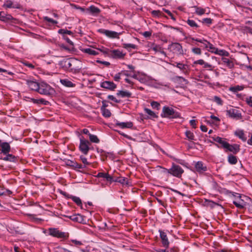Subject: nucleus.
Listing matches in <instances>:
<instances>
[{
    "instance_id": "obj_1",
    "label": "nucleus",
    "mask_w": 252,
    "mask_h": 252,
    "mask_svg": "<svg viewBox=\"0 0 252 252\" xmlns=\"http://www.w3.org/2000/svg\"><path fill=\"white\" fill-rule=\"evenodd\" d=\"M62 64L63 67L72 72L78 73L83 67L81 61L75 58H70L63 61Z\"/></svg>"
},
{
    "instance_id": "obj_2",
    "label": "nucleus",
    "mask_w": 252,
    "mask_h": 252,
    "mask_svg": "<svg viewBox=\"0 0 252 252\" xmlns=\"http://www.w3.org/2000/svg\"><path fill=\"white\" fill-rule=\"evenodd\" d=\"M162 117L168 118H176L180 117V114L175 112L172 108L164 106L162 109Z\"/></svg>"
},
{
    "instance_id": "obj_3",
    "label": "nucleus",
    "mask_w": 252,
    "mask_h": 252,
    "mask_svg": "<svg viewBox=\"0 0 252 252\" xmlns=\"http://www.w3.org/2000/svg\"><path fill=\"white\" fill-rule=\"evenodd\" d=\"M38 92L40 94L49 95L54 93V90L48 84L42 83L39 85V89Z\"/></svg>"
},
{
    "instance_id": "obj_4",
    "label": "nucleus",
    "mask_w": 252,
    "mask_h": 252,
    "mask_svg": "<svg viewBox=\"0 0 252 252\" xmlns=\"http://www.w3.org/2000/svg\"><path fill=\"white\" fill-rule=\"evenodd\" d=\"M102 52L114 59L123 58L125 56V54L123 53L119 50H108L107 51H103Z\"/></svg>"
},
{
    "instance_id": "obj_5",
    "label": "nucleus",
    "mask_w": 252,
    "mask_h": 252,
    "mask_svg": "<svg viewBox=\"0 0 252 252\" xmlns=\"http://www.w3.org/2000/svg\"><path fill=\"white\" fill-rule=\"evenodd\" d=\"M184 172L183 169L178 165L173 164L171 168L169 169L168 173L177 177H180Z\"/></svg>"
},
{
    "instance_id": "obj_6",
    "label": "nucleus",
    "mask_w": 252,
    "mask_h": 252,
    "mask_svg": "<svg viewBox=\"0 0 252 252\" xmlns=\"http://www.w3.org/2000/svg\"><path fill=\"white\" fill-rule=\"evenodd\" d=\"M168 49L173 51L174 53L182 55L183 50L182 46L179 43H172L168 46Z\"/></svg>"
},
{
    "instance_id": "obj_7",
    "label": "nucleus",
    "mask_w": 252,
    "mask_h": 252,
    "mask_svg": "<svg viewBox=\"0 0 252 252\" xmlns=\"http://www.w3.org/2000/svg\"><path fill=\"white\" fill-rule=\"evenodd\" d=\"M89 144L90 142L89 141L84 139L83 137L80 138L79 149L80 151L85 155L87 154L89 150Z\"/></svg>"
},
{
    "instance_id": "obj_8",
    "label": "nucleus",
    "mask_w": 252,
    "mask_h": 252,
    "mask_svg": "<svg viewBox=\"0 0 252 252\" xmlns=\"http://www.w3.org/2000/svg\"><path fill=\"white\" fill-rule=\"evenodd\" d=\"M226 114L229 117L233 119L239 120L242 118L241 113H240L238 110L235 108H231L226 110Z\"/></svg>"
},
{
    "instance_id": "obj_9",
    "label": "nucleus",
    "mask_w": 252,
    "mask_h": 252,
    "mask_svg": "<svg viewBox=\"0 0 252 252\" xmlns=\"http://www.w3.org/2000/svg\"><path fill=\"white\" fill-rule=\"evenodd\" d=\"M98 32L101 33L105 34L107 36L110 38H118V36L120 34V33L117 32H116L102 29L98 30Z\"/></svg>"
},
{
    "instance_id": "obj_10",
    "label": "nucleus",
    "mask_w": 252,
    "mask_h": 252,
    "mask_svg": "<svg viewBox=\"0 0 252 252\" xmlns=\"http://www.w3.org/2000/svg\"><path fill=\"white\" fill-rule=\"evenodd\" d=\"M49 233L50 235L57 238H61L65 237V233L64 232H61L57 228H49Z\"/></svg>"
},
{
    "instance_id": "obj_11",
    "label": "nucleus",
    "mask_w": 252,
    "mask_h": 252,
    "mask_svg": "<svg viewBox=\"0 0 252 252\" xmlns=\"http://www.w3.org/2000/svg\"><path fill=\"white\" fill-rule=\"evenodd\" d=\"M159 232L163 246L166 248H168L169 242L166 233L161 230H159Z\"/></svg>"
},
{
    "instance_id": "obj_12",
    "label": "nucleus",
    "mask_w": 252,
    "mask_h": 252,
    "mask_svg": "<svg viewBox=\"0 0 252 252\" xmlns=\"http://www.w3.org/2000/svg\"><path fill=\"white\" fill-rule=\"evenodd\" d=\"M0 147H1V153L3 155H6L9 153L10 151V146L8 143L7 142H2L0 144Z\"/></svg>"
},
{
    "instance_id": "obj_13",
    "label": "nucleus",
    "mask_w": 252,
    "mask_h": 252,
    "mask_svg": "<svg viewBox=\"0 0 252 252\" xmlns=\"http://www.w3.org/2000/svg\"><path fill=\"white\" fill-rule=\"evenodd\" d=\"M101 87L110 90H114L116 88V85L113 82L106 81L101 84Z\"/></svg>"
},
{
    "instance_id": "obj_14",
    "label": "nucleus",
    "mask_w": 252,
    "mask_h": 252,
    "mask_svg": "<svg viewBox=\"0 0 252 252\" xmlns=\"http://www.w3.org/2000/svg\"><path fill=\"white\" fill-rule=\"evenodd\" d=\"M227 145L226 146L224 149H226L234 154L237 153L240 150L239 146L237 144L230 145L227 143Z\"/></svg>"
},
{
    "instance_id": "obj_15",
    "label": "nucleus",
    "mask_w": 252,
    "mask_h": 252,
    "mask_svg": "<svg viewBox=\"0 0 252 252\" xmlns=\"http://www.w3.org/2000/svg\"><path fill=\"white\" fill-rule=\"evenodd\" d=\"M195 168L196 171L202 173L207 170V167L201 161H198L195 163Z\"/></svg>"
},
{
    "instance_id": "obj_16",
    "label": "nucleus",
    "mask_w": 252,
    "mask_h": 252,
    "mask_svg": "<svg viewBox=\"0 0 252 252\" xmlns=\"http://www.w3.org/2000/svg\"><path fill=\"white\" fill-rule=\"evenodd\" d=\"M116 126H119L121 128H131L133 126V124L131 122H120L117 121L116 123Z\"/></svg>"
},
{
    "instance_id": "obj_17",
    "label": "nucleus",
    "mask_w": 252,
    "mask_h": 252,
    "mask_svg": "<svg viewBox=\"0 0 252 252\" xmlns=\"http://www.w3.org/2000/svg\"><path fill=\"white\" fill-rule=\"evenodd\" d=\"M27 84L29 87L32 90L38 91L40 84L33 81H28Z\"/></svg>"
},
{
    "instance_id": "obj_18",
    "label": "nucleus",
    "mask_w": 252,
    "mask_h": 252,
    "mask_svg": "<svg viewBox=\"0 0 252 252\" xmlns=\"http://www.w3.org/2000/svg\"><path fill=\"white\" fill-rule=\"evenodd\" d=\"M238 198H239V200H234L233 201V204L238 208H239V209H243L244 208L245 205H246V203L243 201L242 200V199H241V196L238 194V196H237Z\"/></svg>"
},
{
    "instance_id": "obj_19",
    "label": "nucleus",
    "mask_w": 252,
    "mask_h": 252,
    "mask_svg": "<svg viewBox=\"0 0 252 252\" xmlns=\"http://www.w3.org/2000/svg\"><path fill=\"white\" fill-rule=\"evenodd\" d=\"M213 139L216 142H217L220 143V144H221V146L223 148H225V147H226V146L227 145V142H226V141H224L221 138H220V137L219 136L213 137Z\"/></svg>"
},
{
    "instance_id": "obj_20",
    "label": "nucleus",
    "mask_w": 252,
    "mask_h": 252,
    "mask_svg": "<svg viewBox=\"0 0 252 252\" xmlns=\"http://www.w3.org/2000/svg\"><path fill=\"white\" fill-rule=\"evenodd\" d=\"M205 42H207V44H206L205 48H209V51L211 52L212 53H215L216 52L218 51V49L215 48L213 44L207 41V40H204Z\"/></svg>"
},
{
    "instance_id": "obj_21",
    "label": "nucleus",
    "mask_w": 252,
    "mask_h": 252,
    "mask_svg": "<svg viewBox=\"0 0 252 252\" xmlns=\"http://www.w3.org/2000/svg\"><path fill=\"white\" fill-rule=\"evenodd\" d=\"M69 218L74 221H77L79 222H81L83 220V217L79 214L70 216Z\"/></svg>"
},
{
    "instance_id": "obj_22",
    "label": "nucleus",
    "mask_w": 252,
    "mask_h": 252,
    "mask_svg": "<svg viewBox=\"0 0 252 252\" xmlns=\"http://www.w3.org/2000/svg\"><path fill=\"white\" fill-rule=\"evenodd\" d=\"M236 136L239 137V138L242 139L243 141H246L247 140V137L245 136L243 130H238L236 131L235 132Z\"/></svg>"
},
{
    "instance_id": "obj_23",
    "label": "nucleus",
    "mask_w": 252,
    "mask_h": 252,
    "mask_svg": "<svg viewBox=\"0 0 252 252\" xmlns=\"http://www.w3.org/2000/svg\"><path fill=\"white\" fill-rule=\"evenodd\" d=\"M245 30L247 33L252 34V21H248L246 23Z\"/></svg>"
},
{
    "instance_id": "obj_24",
    "label": "nucleus",
    "mask_w": 252,
    "mask_h": 252,
    "mask_svg": "<svg viewBox=\"0 0 252 252\" xmlns=\"http://www.w3.org/2000/svg\"><path fill=\"white\" fill-rule=\"evenodd\" d=\"M117 95L121 96L122 97H129L131 95V93L126 91H120L117 93Z\"/></svg>"
},
{
    "instance_id": "obj_25",
    "label": "nucleus",
    "mask_w": 252,
    "mask_h": 252,
    "mask_svg": "<svg viewBox=\"0 0 252 252\" xmlns=\"http://www.w3.org/2000/svg\"><path fill=\"white\" fill-rule=\"evenodd\" d=\"M89 10L91 13L94 14H98L100 12V10L97 8L95 7L94 6H91L88 9Z\"/></svg>"
},
{
    "instance_id": "obj_26",
    "label": "nucleus",
    "mask_w": 252,
    "mask_h": 252,
    "mask_svg": "<svg viewBox=\"0 0 252 252\" xmlns=\"http://www.w3.org/2000/svg\"><path fill=\"white\" fill-rule=\"evenodd\" d=\"M61 83L66 87H72L74 86V84L71 81L67 79H62L61 80Z\"/></svg>"
},
{
    "instance_id": "obj_27",
    "label": "nucleus",
    "mask_w": 252,
    "mask_h": 252,
    "mask_svg": "<svg viewBox=\"0 0 252 252\" xmlns=\"http://www.w3.org/2000/svg\"><path fill=\"white\" fill-rule=\"evenodd\" d=\"M115 182L120 183L123 185L128 184V181L127 179L123 177H119L115 178Z\"/></svg>"
},
{
    "instance_id": "obj_28",
    "label": "nucleus",
    "mask_w": 252,
    "mask_h": 252,
    "mask_svg": "<svg viewBox=\"0 0 252 252\" xmlns=\"http://www.w3.org/2000/svg\"><path fill=\"white\" fill-rule=\"evenodd\" d=\"M83 51L86 53L92 55H96L98 54V53L95 50L91 48L84 49H83Z\"/></svg>"
},
{
    "instance_id": "obj_29",
    "label": "nucleus",
    "mask_w": 252,
    "mask_h": 252,
    "mask_svg": "<svg viewBox=\"0 0 252 252\" xmlns=\"http://www.w3.org/2000/svg\"><path fill=\"white\" fill-rule=\"evenodd\" d=\"M228 161L231 164H235L237 162V159L235 156L229 155L228 157Z\"/></svg>"
},
{
    "instance_id": "obj_30",
    "label": "nucleus",
    "mask_w": 252,
    "mask_h": 252,
    "mask_svg": "<svg viewBox=\"0 0 252 252\" xmlns=\"http://www.w3.org/2000/svg\"><path fill=\"white\" fill-rule=\"evenodd\" d=\"M194 8L195 9V13L198 15H201L205 12V10L202 8L197 6H194Z\"/></svg>"
},
{
    "instance_id": "obj_31",
    "label": "nucleus",
    "mask_w": 252,
    "mask_h": 252,
    "mask_svg": "<svg viewBox=\"0 0 252 252\" xmlns=\"http://www.w3.org/2000/svg\"><path fill=\"white\" fill-rule=\"evenodd\" d=\"M90 140L91 142L98 143L99 142V140L97 137L95 135H93L91 134H89Z\"/></svg>"
},
{
    "instance_id": "obj_32",
    "label": "nucleus",
    "mask_w": 252,
    "mask_h": 252,
    "mask_svg": "<svg viewBox=\"0 0 252 252\" xmlns=\"http://www.w3.org/2000/svg\"><path fill=\"white\" fill-rule=\"evenodd\" d=\"M145 112L152 118H158V116L151 110L148 108L144 109Z\"/></svg>"
},
{
    "instance_id": "obj_33",
    "label": "nucleus",
    "mask_w": 252,
    "mask_h": 252,
    "mask_svg": "<svg viewBox=\"0 0 252 252\" xmlns=\"http://www.w3.org/2000/svg\"><path fill=\"white\" fill-rule=\"evenodd\" d=\"M101 110L103 116L105 117H109L111 116V113L108 109H106L105 108H102Z\"/></svg>"
},
{
    "instance_id": "obj_34",
    "label": "nucleus",
    "mask_w": 252,
    "mask_h": 252,
    "mask_svg": "<svg viewBox=\"0 0 252 252\" xmlns=\"http://www.w3.org/2000/svg\"><path fill=\"white\" fill-rule=\"evenodd\" d=\"M186 135L189 140H194V134L192 132H191L190 131H187L186 132Z\"/></svg>"
},
{
    "instance_id": "obj_35",
    "label": "nucleus",
    "mask_w": 252,
    "mask_h": 252,
    "mask_svg": "<svg viewBox=\"0 0 252 252\" xmlns=\"http://www.w3.org/2000/svg\"><path fill=\"white\" fill-rule=\"evenodd\" d=\"M222 62L227 64L228 66H229L230 68H231L233 66V64L231 61H230L228 59L223 58L222 59Z\"/></svg>"
},
{
    "instance_id": "obj_36",
    "label": "nucleus",
    "mask_w": 252,
    "mask_h": 252,
    "mask_svg": "<svg viewBox=\"0 0 252 252\" xmlns=\"http://www.w3.org/2000/svg\"><path fill=\"white\" fill-rule=\"evenodd\" d=\"M243 88H244L242 86H237L235 87H230L229 90L233 92H237L238 91L242 90Z\"/></svg>"
},
{
    "instance_id": "obj_37",
    "label": "nucleus",
    "mask_w": 252,
    "mask_h": 252,
    "mask_svg": "<svg viewBox=\"0 0 252 252\" xmlns=\"http://www.w3.org/2000/svg\"><path fill=\"white\" fill-rule=\"evenodd\" d=\"M58 32L60 34H62L63 35H65L66 34H68L71 35L72 34V32L70 31H68L64 29H60L59 30Z\"/></svg>"
},
{
    "instance_id": "obj_38",
    "label": "nucleus",
    "mask_w": 252,
    "mask_h": 252,
    "mask_svg": "<svg viewBox=\"0 0 252 252\" xmlns=\"http://www.w3.org/2000/svg\"><path fill=\"white\" fill-rule=\"evenodd\" d=\"M176 63V65L173 64V65L176 66V67H177L178 68L182 70H185L186 69L187 65L184 64L182 63Z\"/></svg>"
},
{
    "instance_id": "obj_39",
    "label": "nucleus",
    "mask_w": 252,
    "mask_h": 252,
    "mask_svg": "<svg viewBox=\"0 0 252 252\" xmlns=\"http://www.w3.org/2000/svg\"><path fill=\"white\" fill-rule=\"evenodd\" d=\"M204 203L205 205L207 206H210V207L212 208L214 207L215 205H217V204L215 203V202L208 200H205Z\"/></svg>"
},
{
    "instance_id": "obj_40",
    "label": "nucleus",
    "mask_w": 252,
    "mask_h": 252,
    "mask_svg": "<svg viewBox=\"0 0 252 252\" xmlns=\"http://www.w3.org/2000/svg\"><path fill=\"white\" fill-rule=\"evenodd\" d=\"M72 200L75 202L78 205L80 206L82 205V202L81 199L76 196H72L71 197Z\"/></svg>"
},
{
    "instance_id": "obj_41",
    "label": "nucleus",
    "mask_w": 252,
    "mask_h": 252,
    "mask_svg": "<svg viewBox=\"0 0 252 252\" xmlns=\"http://www.w3.org/2000/svg\"><path fill=\"white\" fill-rule=\"evenodd\" d=\"M13 3L11 0H7L4 4V6L7 8H14V6H12ZM16 8H18V7H16Z\"/></svg>"
},
{
    "instance_id": "obj_42",
    "label": "nucleus",
    "mask_w": 252,
    "mask_h": 252,
    "mask_svg": "<svg viewBox=\"0 0 252 252\" xmlns=\"http://www.w3.org/2000/svg\"><path fill=\"white\" fill-rule=\"evenodd\" d=\"M104 178L106 179L107 181H109L110 182H115V179L108 173H106Z\"/></svg>"
},
{
    "instance_id": "obj_43",
    "label": "nucleus",
    "mask_w": 252,
    "mask_h": 252,
    "mask_svg": "<svg viewBox=\"0 0 252 252\" xmlns=\"http://www.w3.org/2000/svg\"><path fill=\"white\" fill-rule=\"evenodd\" d=\"M60 47L62 50H65L67 51H70L73 48L69 47L67 46H65L63 44H60Z\"/></svg>"
},
{
    "instance_id": "obj_44",
    "label": "nucleus",
    "mask_w": 252,
    "mask_h": 252,
    "mask_svg": "<svg viewBox=\"0 0 252 252\" xmlns=\"http://www.w3.org/2000/svg\"><path fill=\"white\" fill-rule=\"evenodd\" d=\"M123 47L126 49H128V48H131L132 49H135L136 48V46L134 44H123Z\"/></svg>"
},
{
    "instance_id": "obj_45",
    "label": "nucleus",
    "mask_w": 252,
    "mask_h": 252,
    "mask_svg": "<svg viewBox=\"0 0 252 252\" xmlns=\"http://www.w3.org/2000/svg\"><path fill=\"white\" fill-rule=\"evenodd\" d=\"M151 105L153 108H156L158 110L159 109L160 104L158 102L152 101L151 103Z\"/></svg>"
},
{
    "instance_id": "obj_46",
    "label": "nucleus",
    "mask_w": 252,
    "mask_h": 252,
    "mask_svg": "<svg viewBox=\"0 0 252 252\" xmlns=\"http://www.w3.org/2000/svg\"><path fill=\"white\" fill-rule=\"evenodd\" d=\"M188 24L191 27H196L197 28L198 27L196 23L192 20H188L187 21Z\"/></svg>"
},
{
    "instance_id": "obj_47",
    "label": "nucleus",
    "mask_w": 252,
    "mask_h": 252,
    "mask_svg": "<svg viewBox=\"0 0 252 252\" xmlns=\"http://www.w3.org/2000/svg\"><path fill=\"white\" fill-rule=\"evenodd\" d=\"M71 163H72V164H70V166H72L76 168H78V169H81V168H83L82 165L80 164H78V163L73 162V161H71Z\"/></svg>"
},
{
    "instance_id": "obj_48",
    "label": "nucleus",
    "mask_w": 252,
    "mask_h": 252,
    "mask_svg": "<svg viewBox=\"0 0 252 252\" xmlns=\"http://www.w3.org/2000/svg\"><path fill=\"white\" fill-rule=\"evenodd\" d=\"M245 101L250 106L252 107V96H250L246 97Z\"/></svg>"
},
{
    "instance_id": "obj_49",
    "label": "nucleus",
    "mask_w": 252,
    "mask_h": 252,
    "mask_svg": "<svg viewBox=\"0 0 252 252\" xmlns=\"http://www.w3.org/2000/svg\"><path fill=\"white\" fill-rule=\"evenodd\" d=\"M44 20H45L47 22H51L54 24H56L58 23L57 21H55L50 18H49L48 17H47V16L44 17Z\"/></svg>"
},
{
    "instance_id": "obj_50",
    "label": "nucleus",
    "mask_w": 252,
    "mask_h": 252,
    "mask_svg": "<svg viewBox=\"0 0 252 252\" xmlns=\"http://www.w3.org/2000/svg\"><path fill=\"white\" fill-rule=\"evenodd\" d=\"M192 51L193 53L197 54V55H200L201 54V50L199 48H192Z\"/></svg>"
},
{
    "instance_id": "obj_51",
    "label": "nucleus",
    "mask_w": 252,
    "mask_h": 252,
    "mask_svg": "<svg viewBox=\"0 0 252 252\" xmlns=\"http://www.w3.org/2000/svg\"><path fill=\"white\" fill-rule=\"evenodd\" d=\"M212 20L211 18H204L202 20V23L208 25H210L212 23Z\"/></svg>"
},
{
    "instance_id": "obj_52",
    "label": "nucleus",
    "mask_w": 252,
    "mask_h": 252,
    "mask_svg": "<svg viewBox=\"0 0 252 252\" xmlns=\"http://www.w3.org/2000/svg\"><path fill=\"white\" fill-rule=\"evenodd\" d=\"M123 72H121L116 74L114 77V80L116 81H119L121 78V76L123 74Z\"/></svg>"
},
{
    "instance_id": "obj_53",
    "label": "nucleus",
    "mask_w": 252,
    "mask_h": 252,
    "mask_svg": "<svg viewBox=\"0 0 252 252\" xmlns=\"http://www.w3.org/2000/svg\"><path fill=\"white\" fill-rule=\"evenodd\" d=\"M214 101L219 105H222V100L218 96H215L214 97Z\"/></svg>"
},
{
    "instance_id": "obj_54",
    "label": "nucleus",
    "mask_w": 252,
    "mask_h": 252,
    "mask_svg": "<svg viewBox=\"0 0 252 252\" xmlns=\"http://www.w3.org/2000/svg\"><path fill=\"white\" fill-rule=\"evenodd\" d=\"M80 158H81V160H82V162L85 164V165H89L90 164V163H89L88 161H87V159L86 158H85L83 156H81L80 157Z\"/></svg>"
},
{
    "instance_id": "obj_55",
    "label": "nucleus",
    "mask_w": 252,
    "mask_h": 252,
    "mask_svg": "<svg viewBox=\"0 0 252 252\" xmlns=\"http://www.w3.org/2000/svg\"><path fill=\"white\" fill-rule=\"evenodd\" d=\"M160 11L159 10H153L152 11V14L154 16H159L160 15Z\"/></svg>"
},
{
    "instance_id": "obj_56",
    "label": "nucleus",
    "mask_w": 252,
    "mask_h": 252,
    "mask_svg": "<svg viewBox=\"0 0 252 252\" xmlns=\"http://www.w3.org/2000/svg\"><path fill=\"white\" fill-rule=\"evenodd\" d=\"M108 98L109 99H110V100H111L113 101H114V102H119V101H118V100L116 99V98L115 97H114L113 95H109L108 96Z\"/></svg>"
},
{
    "instance_id": "obj_57",
    "label": "nucleus",
    "mask_w": 252,
    "mask_h": 252,
    "mask_svg": "<svg viewBox=\"0 0 252 252\" xmlns=\"http://www.w3.org/2000/svg\"><path fill=\"white\" fill-rule=\"evenodd\" d=\"M39 103L43 104L44 105H47L49 103V102L44 99L41 98L39 99Z\"/></svg>"
},
{
    "instance_id": "obj_58",
    "label": "nucleus",
    "mask_w": 252,
    "mask_h": 252,
    "mask_svg": "<svg viewBox=\"0 0 252 252\" xmlns=\"http://www.w3.org/2000/svg\"><path fill=\"white\" fill-rule=\"evenodd\" d=\"M63 38L70 45H73V42L66 35H63Z\"/></svg>"
},
{
    "instance_id": "obj_59",
    "label": "nucleus",
    "mask_w": 252,
    "mask_h": 252,
    "mask_svg": "<svg viewBox=\"0 0 252 252\" xmlns=\"http://www.w3.org/2000/svg\"><path fill=\"white\" fill-rule=\"evenodd\" d=\"M96 62H97V63L104 64L106 66H109L110 64L109 62H106V61H101L99 60H97Z\"/></svg>"
},
{
    "instance_id": "obj_60",
    "label": "nucleus",
    "mask_w": 252,
    "mask_h": 252,
    "mask_svg": "<svg viewBox=\"0 0 252 252\" xmlns=\"http://www.w3.org/2000/svg\"><path fill=\"white\" fill-rule=\"evenodd\" d=\"M195 64H199L200 65H203L205 64V62L203 60H199L194 62Z\"/></svg>"
},
{
    "instance_id": "obj_61",
    "label": "nucleus",
    "mask_w": 252,
    "mask_h": 252,
    "mask_svg": "<svg viewBox=\"0 0 252 252\" xmlns=\"http://www.w3.org/2000/svg\"><path fill=\"white\" fill-rule=\"evenodd\" d=\"M152 34V33L151 32H143V35L146 37H150Z\"/></svg>"
},
{
    "instance_id": "obj_62",
    "label": "nucleus",
    "mask_w": 252,
    "mask_h": 252,
    "mask_svg": "<svg viewBox=\"0 0 252 252\" xmlns=\"http://www.w3.org/2000/svg\"><path fill=\"white\" fill-rule=\"evenodd\" d=\"M105 175H106V173H105L100 172L97 174V177H99V178H104Z\"/></svg>"
},
{
    "instance_id": "obj_63",
    "label": "nucleus",
    "mask_w": 252,
    "mask_h": 252,
    "mask_svg": "<svg viewBox=\"0 0 252 252\" xmlns=\"http://www.w3.org/2000/svg\"><path fill=\"white\" fill-rule=\"evenodd\" d=\"M60 252H73L71 251H69V250H68L65 248H60Z\"/></svg>"
},
{
    "instance_id": "obj_64",
    "label": "nucleus",
    "mask_w": 252,
    "mask_h": 252,
    "mask_svg": "<svg viewBox=\"0 0 252 252\" xmlns=\"http://www.w3.org/2000/svg\"><path fill=\"white\" fill-rule=\"evenodd\" d=\"M4 13L3 12H0V20L2 21L5 20Z\"/></svg>"
}]
</instances>
